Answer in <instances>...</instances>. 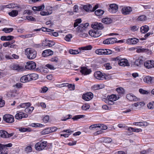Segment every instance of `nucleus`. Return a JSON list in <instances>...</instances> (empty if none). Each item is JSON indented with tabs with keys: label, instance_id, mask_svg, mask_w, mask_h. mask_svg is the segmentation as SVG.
Instances as JSON below:
<instances>
[{
	"label": "nucleus",
	"instance_id": "nucleus-1",
	"mask_svg": "<svg viewBox=\"0 0 154 154\" xmlns=\"http://www.w3.org/2000/svg\"><path fill=\"white\" fill-rule=\"evenodd\" d=\"M25 54L27 58L29 59H35L37 55L36 51L35 50L29 48L25 50Z\"/></svg>",
	"mask_w": 154,
	"mask_h": 154
},
{
	"label": "nucleus",
	"instance_id": "nucleus-2",
	"mask_svg": "<svg viewBox=\"0 0 154 154\" xmlns=\"http://www.w3.org/2000/svg\"><path fill=\"white\" fill-rule=\"evenodd\" d=\"M47 144V141L42 140L35 144V149L37 150H42L46 147Z\"/></svg>",
	"mask_w": 154,
	"mask_h": 154
},
{
	"label": "nucleus",
	"instance_id": "nucleus-3",
	"mask_svg": "<svg viewBox=\"0 0 154 154\" xmlns=\"http://www.w3.org/2000/svg\"><path fill=\"white\" fill-rule=\"evenodd\" d=\"M94 75L96 79L99 80H106L108 79L109 78V77H108L107 75H104L100 71L95 72L94 73Z\"/></svg>",
	"mask_w": 154,
	"mask_h": 154
},
{
	"label": "nucleus",
	"instance_id": "nucleus-4",
	"mask_svg": "<svg viewBox=\"0 0 154 154\" xmlns=\"http://www.w3.org/2000/svg\"><path fill=\"white\" fill-rule=\"evenodd\" d=\"M88 33L91 36L95 38L98 37L102 34L101 31L94 29L90 30Z\"/></svg>",
	"mask_w": 154,
	"mask_h": 154
},
{
	"label": "nucleus",
	"instance_id": "nucleus-5",
	"mask_svg": "<svg viewBox=\"0 0 154 154\" xmlns=\"http://www.w3.org/2000/svg\"><path fill=\"white\" fill-rule=\"evenodd\" d=\"M108 99H106V102L109 105H112L114 104V101L117 100L116 96L114 94H112L110 96L108 97Z\"/></svg>",
	"mask_w": 154,
	"mask_h": 154
},
{
	"label": "nucleus",
	"instance_id": "nucleus-6",
	"mask_svg": "<svg viewBox=\"0 0 154 154\" xmlns=\"http://www.w3.org/2000/svg\"><path fill=\"white\" fill-rule=\"evenodd\" d=\"M4 121L8 123H12L14 121V117L9 114H5L3 116Z\"/></svg>",
	"mask_w": 154,
	"mask_h": 154
},
{
	"label": "nucleus",
	"instance_id": "nucleus-7",
	"mask_svg": "<svg viewBox=\"0 0 154 154\" xmlns=\"http://www.w3.org/2000/svg\"><path fill=\"white\" fill-rule=\"evenodd\" d=\"M92 27L94 29H102L104 28V26L102 23L98 22H94L91 25Z\"/></svg>",
	"mask_w": 154,
	"mask_h": 154
},
{
	"label": "nucleus",
	"instance_id": "nucleus-8",
	"mask_svg": "<svg viewBox=\"0 0 154 154\" xmlns=\"http://www.w3.org/2000/svg\"><path fill=\"white\" fill-rule=\"evenodd\" d=\"M36 67V63L33 61L27 62L26 65L25 66L26 69H34Z\"/></svg>",
	"mask_w": 154,
	"mask_h": 154
},
{
	"label": "nucleus",
	"instance_id": "nucleus-9",
	"mask_svg": "<svg viewBox=\"0 0 154 154\" xmlns=\"http://www.w3.org/2000/svg\"><path fill=\"white\" fill-rule=\"evenodd\" d=\"M126 42L128 44L135 45L139 42V40L135 38H130L127 39Z\"/></svg>",
	"mask_w": 154,
	"mask_h": 154
},
{
	"label": "nucleus",
	"instance_id": "nucleus-10",
	"mask_svg": "<svg viewBox=\"0 0 154 154\" xmlns=\"http://www.w3.org/2000/svg\"><path fill=\"white\" fill-rule=\"evenodd\" d=\"M118 9V6L115 4H112L110 5L109 11L112 13H115L117 11Z\"/></svg>",
	"mask_w": 154,
	"mask_h": 154
},
{
	"label": "nucleus",
	"instance_id": "nucleus-11",
	"mask_svg": "<svg viewBox=\"0 0 154 154\" xmlns=\"http://www.w3.org/2000/svg\"><path fill=\"white\" fill-rule=\"evenodd\" d=\"M132 11V8L130 7H124L122 9V12L124 15L129 14Z\"/></svg>",
	"mask_w": 154,
	"mask_h": 154
},
{
	"label": "nucleus",
	"instance_id": "nucleus-12",
	"mask_svg": "<svg viewBox=\"0 0 154 154\" xmlns=\"http://www.w3.org/2000/svg\"><path fill=\"white\" fill-rule=\"evenodd\" d=\"M93 97V94L90 92H88L84 94L82 96L83 99L86 101H89Z\"/></svg>",
	"mask_w": 154,
	"mask_h": 154
},
{
	"label": "nucleus",
	"instance_id": "nucleus-13",
	"mask_svg": "<svg viewBox=\"0 0 154 154\" xmlns=\"http://www.w3.org/2000/svg\"><path fill=\"white\" fill-rule=\"evenodd\" d=\"M144 66L147 68L149 69L154 67V61L147 60L144 63Z\"/></svg>",
	"mask_w": 154,
	"mask_h": 154
},
{
	"label": "nucleus",
	"instance_id": "nucleus-14",
	"mask_svg": "<svg viewBox=\"0 0 154 154\" xmlns=\"http://www.w3.org/2000/svg\"><path fill=\"white\" fill-rule=\"evenodd\" d=\"M80 72L82 75H86L90 74L91 71L90 69H88L86 67H83L81 68Z\"/></svg>",
	"mask_w": 154,
	"mask_h": 154
},
{
	"label": "nucleus",
	"instance_id": "nucleus-15",
	"mask_svg": "<svg viewBox=\"0 0 154 154\" xmlns=\"http://www.w3.org/2000/svg\"><path fill=\"white\" fill-rule=\"evenodd\" d=\"M118 63L119 65L121 66H129V64L128 62V60L125 59H122L120 60L119 61Z\"/></svg>",
	"mask_w": 154,
	"mask_h": 154
},
{
	"label": "nucleus",
	"instance_id": "nucleus-16",
	"mask_svg": "<svg viewBox=\"0 0 154 154\" xmlns=\"http://www.w3.org/2000/svg\"><path fill=\"white\" fill-rule=\"evenodd\" d=\"M28 116L24 112H20L17 113L15 116L16 119L19 120L23 118H27Z\"/></svg>",
	"mask_w": 154,
	"mask_h": 154
},
{
	"label": "nucleus",
	"instance_id": "nucleus-17",
	"mask_svg": "<svg viewBox=\"0 0 154 154\" xmlns=\"http://www.w3.org/2000/svg\"><path fill=\"white\" fill-rule=\"evenodd\" d=\"M145 103L143 102H139L135 103L131 105V108L132 109H137V107H140L141 106H143Z\"/></svg>",
	"mask_w": 154,
	"mask_h": 154
},
{
	"label": "nucleus",
	"instance_id": "nucleus-18",
	"mask_svg": "<svg viewBox=\"0 0 154 154\" xmlns=\"http://www.w3.org/2000/svg\"><path fill=\"white\" fill-rule=\"evenodd\" d=\"M11 68L13 70H17L18 71H22L24 69L23 66L16 64H14L12 65Z\"/></svg>",
	"mask_w": 154,
	"mask_h": 154
},
{
	"label": "nucleus",
	"instance_id": "nucleus-19",
	"mask_svg": "<svg viewBox=\"0 0 154 154\" xmlns=\"http://www.w3.org/2000/svg\"><path fill=\"white\" fill-rule=\"evenodd\" d=\"M126 98L128 100L131 101H137L138 100V98L132 94H127Z\"/></svg>",
	"mask_w": 154,
	"mask_h": 154
},
{
	"label": "nucleus",
	"instance_id": "nucleus-20",
	"mask_svg": "<svg viewBox=\"0 0 154 154\" xmlns=\"http://www.w3.org/2000/svg\"><path fill=\"white\" fill-rule=\"evenodd\" d=\"M55 45V42L52 41L45 40L43 43V45L44 46H48L51 47Z\"/></svg>",
	"mask_w": 154,
	"mask_h": 154
},
{
	"label": "nucleus",
	"instance_id": "nucleus-21",
	"mask_svg": "<svg viewBox=\"0 0 154 154\" xmlns=\"http://www.w3.org/2000/svg\"><path fill=\"white\" fill-rule=\"evenodd\" d=\"M53 52L50 50H46L44 51L42 53V55L44 57H45L52 55Z\"/></svg>",
	"mask_w": 154,
	"mask_h": 154
},
{
	"label": "nucleus",
	"instance_id": "nucleus-22",
	"mask_svg": "<svg viewBox=\"0 0 154 154\" xmlns=\"http://www.w3.org/2000/svg\"><path fill=\"white\" fill-rule=\"evenodd\" d=\"M143 81L146 83H150L152 82V81H154V77L149 76H146L144 78Z\"/></svg>",
	"mask_w": 154,
	"mask_h": 154
},
{
	"label": "nucleus",
	"instance_id": "nucleus-23",
	"mask_svg": "<svg viewBox=\"0 0 154 154\" xmlns=\"http://www.w3.org/2000/svg\"><path fill=\"white\" fill-rule=\"evenodd\" d=\"M20 80L21 82L23 83H25L29 81H30L29 75L23 76L21 78Z\"/></svg>",
	"mask_w": 154,
	"mask_h": 154
},
{
	"label": "nucleus",
	"instance_id": "nucleus-24",
	"mask_svg": "<svg viewBox=\"0 0 154 154\" xmlns=\"http://www.w3.org/2000/svg\"><path fill=\"white\" fill-rule=\"evenodd\" d=\"M30 81L35 80L38 78V75L35 73L30 74L29 75Z\"/></svg>",
	"mask_w": 154,
	"mask_h": 154
},
{
	"label": "nucleus",
	"instance_id": "nucleus-25",
	"mask_svg": "<svg viewBox=\"0 0 154 154\" xmlns=\"http://www.w3.org/2000/svg\"><path fill=\"white\" fill-rule=\"evenodd\" d=\"M143 57H140L137 59L134 62L135 64L137 66H138L141 64H142L143 62Z\"/></svg>",
	"mask_w": 154,
	"mask_h": 154
},
{
	"label": "nucleus",
	"instance_id": "nucleus-26",
	"mask_svg": "<svg viewBox=\"0 0 154 154\" xmlns=\"http://www.w3.org/2000/svg\"><path fill=\"white\" fill-rule=\"evenodd\" d=\"M45 8V6L44 5H42L38 6H34L32 7V9L34 11H41L43 10Z\"/></svg>",
	"mask_w": 154,
	"mask_h": 154
},
{
	"label": "nucleus",
	"instance_id": "nucleus-27",
	"mask_svg": "<svg viewBox=\"0 0 154 154\" xmlns=\"http://www.w3.org/2000/svg\"><path fill=\"white\" fill-rule=\"evenodd\" d=\"M102 22L105 24H109L112 22V20L109 18H105L102 20Z\"/></svg>",
	"mask_w": 154,
	"mask_h": 154
},
{
	"label": "nucleus",
	"instance_id": "nucleus-28",
	"mask_svg": "<svg viewBox=\"0 0 154 154\" xmlns=\"http://www.w3.org/2000/svg\"><path fill=\"white\" fill-rule=\"evenodd\" d=\"M149 30V28L147 26H142L140 28V31L142 33H144L147 32Z\"/></svg>",
	"mask_w": 154,
	"mask_h": 154
},
{
	"label": "nucleus",
	"instance_id": "nucleus-29",
	"mask_svg": "<svg viewBox=\"0 0 154 154\" xmlns=\"http://www.w3.org/2000/svg\"><path fill=\"white\" fill-rule=\"evenodd\" d=\"M95 52L96 54L99 55H104V49H97L95 50Z\"/></svg>",
	"mask_w": 154,
	"mask_h": 154
},
{
	"label": "nucleus",
	"instance_id": "nucleus-30",
	"mask_svg": "<svg viewBox=\"0 0 154 154\" xmlns=\"http://www.w3.org/2000/svg\"><path fill=\"white\" fill-rule=\"evenodd\" d=\"M98 125V129H96V130H101L102 131V130H105L107 128V126L105 125L101 124Z\"/></svg>",
	"mask_w": 154,
	"mask_h": 154
},
{
	"label": "nucleus",
	"instance_id": "nucleus-31",
	"mask_svg": "<svg viewBox=\"0 0 154 154\" xmlns=\"http://www.w3.org/2000/svg\"><path fill=\"white\" fill-rule=\"evenodd\" d=\"M8 14L12 17H14L16 16L18 14V12L17 10H13L9 12Z\"/></svg>",
	"mask_w": 154,
	"mask_h": 154
},
{
	"label": "nucleus",
	"instance_id": "nucleus-32",
	"mask_svg": "<svg viewBox=\"0 0 154 154\" xmlns=\"http://www.w3.org/2000/svg\"><path fill=\"white\" fill-rule=\"evenodd\" d=\"M84 26L82 24H80L79 27L77 28V31L78 32H83L85 30L84 27Z\"/></svg>",
	"mask_w": 154,
	"mask_h": 154
},
{
	"label": "nucleus",
	"instance_id": "nucleus-33",
	"mask_svg": "<svg viewBox=\"0 0 154 154\" xmlns=\"http://www.w3.org/2000/svg\"><path fill=\"white\" fill-rule=\"evenodd\" d=\"M7 8H14L16 7H17V8H20L18 6H17L16 4H15L13 3H11L9 4L8 5H7L5 6Z\"/></svg>",
	"mask_w": 154,
	"mask_h": 154
},
{
	"label": "nucleus",
	"instance_id": "nucleus-34",
	"mask_svg": "<svg viewBox=\"0 0 154 154\" xmlns=\"http://www.w3.org/2000/svg\"><path fill=\"white\" fill-rule=\"evenodd\" d=\"M92 48V47L91 45H88L86 46L82 47L79 49L80 50L87 51L91 50Z\"/></svg>",
	"mask_w": 154,
	"mask_h": 154
},
{
	"label": "nucleus",
	"instance_id": "nucleus-35",
	"mask_svg": "<svg viewBox=\"0 0 154 154\" xmlns=\"http://www.w3.org/2000/svg\"><path fill=\"white\" fill-rule=\"evenodd\" d=\"M7 135H8V132L4 131H0V137H2L7 138Z\"/></svg>",
	"mask_w": 154,
	"mask_h": 154
},
{
	"label": "nucleus",
	"instance_id": "nucleus-36",
	"mask_svg": "<svg viewBox=\"0 0 154 154\" xmlns=\"http://www.w3.org/2000/svg\"><path fill=\"white\" fill-rule=\"evenodd\" d=\"M26 108L25 109V111L29 114H30L34 109V107L32 106Z\"/></svg>",
	"mask_w": 154,
	"mask_h": 154
},
{
	"label": "nucleus",
	"instance_id": "nucleus-37",
	"mask_svg": "<svg viewBox=\"0 0 154 154\" xmlns=\"http://www.w3.org/2000/svg\"><path fill=\"white\" fill-rule=\"evenodd\" d=\"M104 13V11L101 9H98L95 11V14L97 16L102 15Z\"/></svg>",
	"mask_w": 154,
	"mask_h": 154
},
{
	"label": "nucleus",
	"instance_id": "nucleus-38",
	"mask_svg": "<svg viewBox=\"0 0 154 154\" xmlns=\"http://www.w3.org/2000/svg\"><path fill=\"white\" fill-rule=\"evenodd\" d=\"M92 6L90 5H85L84 6V9L87 11H91Z\"/></svg>",
	"mask_w": 154,
	"mask_h": 154
},
{
	"label": "nucleus",
	"instance_id": "nucleus-39",
	"mask_svg": "<svg viewBox=\"0 0 154 154\" xmlns=\"http://www.w3.org/2000/svg\"><path fill=\"white\" fill-rule=\"evenodd\" d=\"M14 29L13 28H5L3 29L2 31L5 33H8L12 32Z\"/></svg>",
	"mask_w": 154,
	"mask_h": 154
},
{
	"label": "nucleus",
	"instance_id": "nucleus-40",
	"mask_svg": "<svg viewBox=\"0 0 154 154\" xmlns=\"http://www.w3.org/2000/svg\"><path fill=\"white\" fill-rule=\"evenodd\" d=\"M104 55H109L111 54L112 52V51L111 50L109 49H104Z\"/></svg>",
	"mask_w": 154,
	"mask_h": 154
},
{
	"label": "nucleus",
	"instance_id": "nucleus-41",
	"mask_svg": "<svg viewBox=\"0 0 154 154\" xmlns=\"http://www.w3.org/2000/svg\"><path fill=\"white\" fill-rule=\"evenodd\" d=\"M50 133L49 128L44 129L41 132V133L42 134H46Z\"/></svg>",
	"mask_w": 154,
	"mask_h": 154
},
{
	"label": "nucleus",
	"instance_id": "nucleus-42",
	"mask_svg": "<svg viewBox=\"0 0 154 154\" xmlns=\"http://www.w3.org/2000/svg\"><path fill=\"white\" fill-rule=\"evenodd\" d=\"M84 116H85L84 115H77L73 117L72 119L74 120H77L79 119L84 117Z\"/></svg>",
	"mask_w": 154,
	"mask_h": 154
},
{
	"label": "nucleus",
	"instance_id": "nucleus-43",
	"mask_svg": "<svg viewBox=\"0 0 154 154\" xmlns=\"http://www.w3.org/2000/svg\"><path fill=\"white\" fill-rule=\"evenodd\" d=\"M148 108L150 109H154V101H152L149 103L147 105Z\"/></svg>",
	"mask_w": 154,
	"mask_h": 154
},
{
	"label": "nucleus",
	"instance_id": "nucleus-44",
	"mask_svg": "<svg viewBox=\"0 0 154 154\" xmlns=\"http://www.w3.org/2000/svg\"><path fill=\"white\" fill-rule=\"evenodd\" d=\"M116 91L118 93L120 94H123L125 92L124 89L122 88H117Z\"/></svg>",
	"mask_w": 154,
	"mask_h": 154
},
{
	"label": "nucleus",
	"instance_id": "nucleus-45",
	"mask_svg": "<svg viewBox=\"0 0 154 154\" xmlns=\"http://www.w3.org/2000/svg\"><path fill=\"white\" fill-rule=\"evenodd\" d=\"M98 128V124L92 125H91L89 127V128L91 130H93L94 131L97 130L96 129H97Z\"/></svg>",
	"mask_w": 154,
	"mask_h": 154
},
{
	"label": "nucleus",
	"instance_id": "nucleus-46",
	"mask_svg": "<svg viewBox=\"0 0 154 154\" xmlns=\"http://www.w3.org/2000/svg\"><path fill=\"white\" fill-rule=\"evenodd\" d=\"M139 91L140 93L143 94H148L149 93L148 91L144 90L142 88L140 89Z\"/></svg>",
	"mask_w": 154,
	"mask_h": 154
},
{
	"label": "nucleus",
	"instance_id": "nucleus-47",
	"mask_svg": "<svg viewBox=\"0 0 154 154\" xmlns=\"http://www.w3.org/2000/svg\"><path fill=\"white\" fill-rule=\"evenodd\" d=\"M90 108V106L88 104H84L82 107V108L83 110H86Z\"/></svg>",
	"mask_w": 154,
	"mask_h": 154
},
{
	"label": "nucleus",
	"instance_id": "nucleus-48",
	"mask_svg": "<svg viewBox=\"0 0 154 154\" xmlns=\"http://www.w3.org/2000/svg\"><path fill=\"white\" fill-rule=\"evenodd\" d=\"M138 19L139 20L143 21L146 20V17L144 15H141V16H139Z\"/></svg>",
	"mask_w": 154,
	"mask_h": 154
},
{
	"label": "nucleus",
	"instance_id": "nucleus-49",
	"mask_svg": "<svg viewBox=\"0 0 154 154\" xmlns=\"http://www.w3.org/2000/svg\"><path fill=\"white\" fill-rule=\"evenodd\" d=\"M52 14L51 11L50 12H45V11H42L40 13V14L42 15V16H46L50 15Z\"/></svg>",
	"mask_w": 154,
	"mask_h": 154
},
{
	"label": "nucleus",
	"instance_id": "nucleus-50",
	"mask_svg": "<svg viewBox=\"0 0 154 154\" xmlns=\"http://www.w3.org/2000/svg\"><path fill=\"white\" fill-rule=\"evenodd\" d=\"M72 38V35L71 34H68L67 35H66L65 38V40L68 42H69L70 41L71 39Z\"/></svg>",
	"mask_w": 154,
	"mask_h": 154
},
{
	"label": "nucleus",
	"instance_id": "nucleus-51",
	"mask_svg": "<svg viewBox=\"0 0 154 154\" xmlns=\"http://www.w3.org/2000/svg\"><path fill=\"white\" fill-rule=\"evenodd\" d=\"M26 19L29 20L33 21L36 22V20L35 18L31 16H27L26 17Z\"/></svg>",
	"mask_w": 154,
	"mask_h": 154
},
{
	"label": "nucleus",
	"instance_id": "nucleus-52",
	"mask_svg": "<svg viewBox=\"0 0 154 154\" xmlns=\"http://www.w3.org/2000/svg\"><path fill=\"white\" fill-rule=\"evenodd\" d=\"M32 148L30 146H27L25 149V151L27 153L28 152H30L32 151Z\"/></svg>",
	"mask_w": 154,
	"mask_h": 154
},
{
	"label": "nucleus",
	"instance_id": "nucleus-53",
	"mask_svg": "<svg viewBox=\"0 0 154 154\" xmlns=\"http://www.w3.org/2000/svg\"><path fill=\"white\" fill-rule=\"evenodd\" d=\"M30 106V103H23L20 105V106L22 108H25L27 106Z\"/></svg>",
	"mask_w": 154,
	"mask_h": 154
},
{
	"label": "nucleus",
	"instance_id": "nucleus-54",
	"mask_svg": "<svg viewBox=\"0 0 154 154\" xmlns=\"http://www.w3.org/2000/svg\"><path fill=\"white\" fill-rule=\"evenodd\" d=\"M104 66L106 69H110L112 68V67L109 63H106L104 65Z\"/></svg>",
	"mask_w": 154,
	"mask_h": 154
},
{
	"label": "nucleus",
	"instance_id": "nucleus-55",
	"mask_svg": "<svg viewBox=\"0 0 154 154\" xmlns=\"http://www.w3.org/2000/svg\"><path fill=\"white\" fill-rule=\"evenodd\" d=\"M69 52L72 54H76L79 53V52L77 51L74 50L72 49L69 50Z\"/></svg>",
	"mask_w": 154,
	"mask_h": 154
},
{
	"label": "nucleus",
	"instance_id": "nucleus-56",
	"mask_svg": "<svg viewBox=\"0 0 154 154\" xmlns=\"http://www.w3.org/2000/svg\"><path fill=\"white\" fill-rule=\"evenodd\" d=\"M137 125L139 126H145L147 125V123L146 122H139V124H137Z\"/></svg>",
	"mask_w": 154,
	"mask_h": 154
},
{
	"label": "nucleus",
	"instance_id": "nucleus-57",
	"mask_svg": "<svg viewBox=\"0 0 154 154\" xmlns=\"http://www.w3.org/2000/svg\"><path fill=\"white\" fill-rule=\"evenodd\" d=\"M112 141V140L110 138H106L105 139L104 142L105 143H110Z\"/></svg>",
	"mask_w": 154,
	"mask_h": 154
},
{
	"label": "nucleus",
	"instance_id": "nucleus-58",
	"mask_svg": "<svg viewBox=\"0 0 154 154\" xmlns=\"http://www.w3.org/2000/svg\"><path fill=\"white\" fill-rule=\"evenodd\" d=\"M46 66L51 70H54L55 69V68L52 65L49 64L46 65Z\"/></svg>",
	"mask_w": 154,
	"mask_h": 154
},
{
	"label": "nucleus",
	"instance_id": "nucleus-59",
	"mask_svg": "<svg viewBox=\"0 0 154 154\" xmlns=\"http://www.w3.org/2000/svg\"><path fill=\"white\" fill-rule=\"evenodd\" d=\"M49 128L50 133L56 131L57 129V128L55 127H51Z\"/></svg>",
	"mask_w": 154,
	"mask_h": 154
},
{
	"label": "nucleus",
	"instance_id": "nucleus-60",
	"mask_svg": "<svg viewBox=\"0 0 154 154\" xmlns=\"http://www.w3.org/2000/svg\"><path fill=\"white\" fill-rule=\"evenodd\" d=\"M5 104V101L0 97V107H3Z\"/></svg>",
	"mask_w": 154,
	"mask_h": 154
},
{
	"label": "nucleus",
	"instance_id": "nucleus-61",
	"mask_svg": "<svg viewBox=\"0 0 154 154\" xmlns=\"http://www.w3.org/2000/svg\"><path fill=\"white\" fill-rule=\"evenodd\" d=\"M68 87L70 90H74L75 89V85H72L71 84H69Z\"/></svg>",
	"mask_w": 154,
	"mask_h": 154
},
{
	"label": "nucleus",
	"instance_id": "nucleus-62",
	"mask_svg": "<svg viewBox=\"0 0 154 154\" xmlns=\"http://www.w3.org/2000/svg\"><path fill=\"white\" fill-rule=\"evenodd\" d=\"M28 129L25 128H19V130L21 132H25L28 130Z\"/></svg>",
	"mask_w": 154,
	"mask_h": 154
},
{
	"label": "nucleus",
	"instance_id": "nucleus-63",
	"mask_svg": "<svg viewBox=\"0 0 154 154\" xmlns=\"http://www.w3.org/2000/svg\"><path fill=\"white\" fill-rule=\"evenodd\" d=\"M32 35L31 34H29L26 35H21L20 36V37L24 38H28L32 37Z\"/></svg>",
	"mask_w": 154,
	"mask_h": 154
},
{
	"label": "nucleus",
	"instance_id": "nucleus-64",
	"mask_svg": "<svg viewBox=\"0 0 154 154\" xmlns=\"http://www.w3.org/2000/svg\"><path fill=\"white\" fill-rule=\"evenodd\" d=\"M49 119V116H45L43 119V121L45 123H47L48 122Z\"/></svg>",
	"mask_w": 154,
	"mask_h": 154
}]
</instances>
